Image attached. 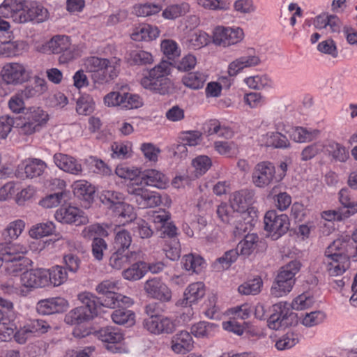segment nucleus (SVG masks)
I'll use <instances>...</instances> for the list:
<instances>
[{
  "label": "nucleus",
  "mask_w": 357,
  "mask_h": 357,
  "mask_svg": "<svg viewBox=\"0 0 357 357\" xmlns=\"http://www.w3.org/2000/svg\"><path fill=\"white\" fill-rule=\"evenodd\" d=\"M128 192L133 196L132 199H135V202L144 208L147 201L146 197L149 196L151 191L144 188L137 187L129 188Z\"/></svg>",
  "instance_id": "obj_53"
},
{
  "label": "nucleus",
  "mask_w": 357,
  "mask_h": 357,
  "mask_svg": "<svg viewBox=\"0 0 357 357\" xmlns=\"http://www.w3.org/2000/svg\"><path fill=\"white\" fill-rule=\"evenodd\" d=\"M132 243V237L130 234L125 230H121L116 233L114 247L115 250H121L122 252H130L128 249Z\"/></svg>",
  "instance_id": "obj_45"
},
{
  "label": "nucleus",
  "mask_w": 357,
  "mask_h": 357,
  "mask_svg": "<svg viewBox=\"0 0 357 357\" xmlns=\"http://www.w3.org/2000/svg\"><path fill=\"white\" fill-rule=\"evenodd\" d=\"M205 293V286L202 282H198L190 284L184 292L183 298L178 301L177 305L183 307L190 306L202 299Z\"/></svg>",
  "instance_id": "obj_21"
},
{
  "label": "nucleus",
  "mask_w": 357,
  "mask_h": 357,
  "mask_svg": "<svg viewBox=\"0 0 357 357\" xmlns=\"http://www.w3.org/2000/svg\"><path fill=\"white\" fill-rule=\"evenodd\" d=\"M47 271L50 284L55 287L63 284L68 280V272L65 266L55 265Z\"/></svg>",
  "instance_id": "obj_35"
},
{
  "label": "nucleus",
  "mask_w": 357,
  "mask_h": 357,
  "mask_svg": "<svg viewBox=\"0 0 357 357\" xmlns=\"http://www.w3.org/2000/svg\"><path fill=\"white\" fill-rule=\"evenodd\" d=\"M142 105V99L137 94L123 91L122 107L130 109L138 108Z\"/></svg>",
  "instance_id": "obj_57"
},
{
  "label": "nucleus",
  "mask_w": 357,
  "mask_h": 357,
  "mask_svg": "<svg viewBox=\"0 0 357 357\" xmlns=\"http://www.w3.org/2000/svg\"><path fill=\"white\" fill-rule=\"evenodd\" d=\"M245 192H243L242 190L235 192L231 197V207L238 212V211H244L246 207V200L245 197L246 196Z\"/></svg>",
  "instance_id": "obj_64"
},
{
  "label": "nucleus",
  "mask_w": 357,
  "mask_h": 357,
  "mask_svg": "<svg viewBox=\"0 0 357 357\" xmlns=\"http://www.w3.org/2000/svg\"><path fill=\"white\" fill-rule=\"evenodd\" d=\"M79 300L82 305L70 310L65 317L64 321L67 324H82L98 315L93 294L89 292L80 294Z\"/></svg>",
  "instance_id": "obj_5"
},
{
  "label": "nucleus",
  "mask_w": 357,
  "mask_h": 357,
  "mask_svg": "<svg viewBox=\"0 0 357 357\" xmlns=\"http://www.w3.org/2000/svg\"><path fill=\"white\" fill-rule=\"evenodd\" d=\"M25 227L22 220H16L10 222L2 232V236L6 241L17 238Z\"/></svg>",
  "instance_id": "obj_38"
},
{
  "label": "nucleus",
  "mask_w": 357,
  "mask_h": 357,
  "mask_svg": "<svg viewBox=\"0 0 357 357\" xmlns=\"http://www.w3.org/2000/svg\"><path fill=\"white\" fill-rule=\"evenodd\" d=\"M349 244L340 239L335 240L328 246L325 251V257L332 259L339 258L342 262H345L349 257Z\"/></svg>",
  "instance_id": "obj_26"
},
{
  "label": "nucleus",
  "mask_w": 357,
  "mask_h": 357,
  "mask_svg": "<svg viewBox=\"0 0 357 357\" xmlns=\"http://www.w3.org/2000/svg\"><path fill=\"white\" fill-rule=\"evenodd\" d=\"M264 222L268 236L273 241L278 240L286 234L290 225L289 217L286 214H279L275 210L266 213Z\"/></svg>",
  "instance_id": "obj_10"
},
{
  "label": "nucleus",
  "mask_w": 357,
  "mask_h": 357,
  "mask_svg": "<svg viewBox=\"0 0 357 357\" xmlns=\"http://www.w3.org/2000/svg\"><path fill=\"white\" fill-rule=\"evenodd\" d=\"M3 80L8 84H18L26 82L29 77L25 67L18 63L6 64L2 70Z\"/></svg>",
  "instance_id": "obj_15"
},
{
  "label": "nucleus",
  "mask_w": 357,
  "mask_h": 357,
  "mask_svg": "<svg viewBox=\"0 0 357 357\" xmlns=\"http://www.w3.org/2000/svg\"><path fill=\"white\" fill-rule=\"evenodd\" d=\"M46 167L45 162L42 160L37 158L29 159L26 162V165L18 167L17 174H20V170H24L25 177L32 178L42 175ZM18 176L20 177V175Z\"/></svg>",
  "instance_id": "obj_25"
},
{
  "label": "nucleus",
  "mask_w": 357,
  "mask_h": 357,
  "mask_svg": "<svg viewBox=\"0 0 357 357\" xmlns=\"http://www.w3.org/2000/svg\"><path fill=\"white\" fill-rule=\"evenodd\" d=\"M28 252L26 246L21 244H0V260L10 263L8 268H13V272L26 270L29 259L24 255Z\"/></svg>",
  "instance_id": "obj_7"
},
{
  "label": "nucleus",
  "mask_w": 357,
  "mask_h": 357,
  "mask_svg": "<svg viewBox=\"0 0 357 357\" xmlns=\"http://www.w3.org/2000/svg\"><path fill=\"white\" fill-rule=\"evenodd\" d=\"M48 114L40 107L29 108L23 117L15 119V128L19 129L20 134L29 135L38 132L47 123Z\"/></svg>",
  "instance_id": "obj_6"
},
{
  "label": "nucleus",
  "mask_w": 357,
  "mask_h": 357,
  "mask_svg": "<svg viewBox=\"0 0 357 357\" xmlns=\"http://www.w3.org/2000/svg\"><path fill=\"white\" fill-rule=\"evenodd\" d=\"M111 314L113 321L119 325L131 326L135 324V313L125 307H118Z\"/></svg>",
  "instance_id": "obj_33"
},
{
  "label": "nucleus",
  "mask_w": 357,
  "mask_h": 357,
  "mask_svg": "<svg viewBox=\"0 0 357 357\" xmlns=\"http://www.w3.org/2000/svg\"><path fill=\"white\" fill-rule=\"evenodd\" d=\"M92 255L98 261H101L103 258L104 252L107 249L106 241L99 237H94L92 242Z\"/></svg>",
  "instance_id": "obj_55"
},
{
  "label": "nucleus",
  "mask_w": 357,
  "mask_h": 357,
  "mask_svg": "<svg viewBox=\"0 0 357 357\" xmlns=\"http://www.w3.org/2000/svg\"><path fill=\"white\" fill-rule=\"evenodd\" d=\"M12 127H15V119L8 116L0 117V139H6L11 131Z\"/></svg>",
  "instance_id": "obj_63"
},
{
  "label": "nucleus",
  "mask_w": 357,
  "mask_h": 357,
  "mask_svg": "<svg viewBox=\"0 0 357 357\" xmlns=\"http://www.w3.org/2000/svg\"><path fill=\"white\" fill-rule=\"evenodd\" d=\"M181 264L183 268L186 271H192V273H198L202 269L204 259L199 255L188 254L183 257Z\"/></svg>",
  "instance_id": "obj_40"
},
{
  "label": "nucleus",
  "mask_w": 357,
  "mask_h": 357,
  "mask_svg": "<svg viewBox=\"0 0 357 357\" xmlns=\"http://www.w3.org/2000/svg\"><path fill=\"white\" fill-rule=\"evenodd\" d=\"M188 10V5H173L167 7L162 13L165 18L173 20L184 15Z\"/></svg>",
  "instance_id": "obj_51"
},
{
  "label": "nucleus",
  "mask_w": 357,
  "mask_h": 357,
  "mask_svg": "<svg viewBox=\"0 0 357 357\" xmlns=\"http://www.w3.org/2000/svg\"><path fill=\"white\" fill-rule=\"evenodd\" d=\"M147 273V264L139 261L133 263L129 268L122 271L124 279L130 281H136L142 278Z\"/></svg>",
  "instance_id": "obj_29"
},
{
  "label": "nucleus",
  "mask_w": 357,
  "mask_h": 357,
  "mask_svg": "<svg viewBox=\"0 0 357 357\" xmlns=\"http://www.w3.org/2000/svg\"><path fill=\"white\" fill-rule=\"evenodd\" d=\"M301 268V263L291 261L281 267L274 278L270 289V297L279 298L289 294L295 284V275Z\"/></svg>",
  "instance_id": "obj_4"
},
{
  "label": "nucleus",
  "mask_w": 357,
  "mask_h": 357,
  "mask_svg": "<svg viewBox=\"0 0 357 357\" xmlns=\"http://www.w3.org/2000/svg\"><path fill=\"white\" fill-rule=\"evenodd\" d=\"M206 79L207 76L204 73L197 71L183 76L182 82L188 88L198 90L204 86Z\"/></svg>",
  "instance_id": "obj_32"
},
{
  "label": "nucleus",
  "mask_w": 357,
  "mask_h": 357,
  "mask_svg": "<svg viewBox=\"0 0 357 357\" xmlns=\"http://www.w3.org/2000/svg\"><path fill=\"white\" fill-rule=\"evenodd\" d=\"M54 225L52 222L40 223L33 226L29 231L32 238H40L43 236L51 235L54 231Z\"/></svg>",
  "instance_id": "obj_46"
},
{
  "label": "nucleus",
  "mask_w": 357,
  "mask_h": 357,
  "mask_svg": "<svg viewBox=\"0 0 357 357\" xmlns=\"http://www.w3.org/2000/svg\"><path fill=\"white\" fill-rule=\"evenodd\" d=\"M179 140L188 146L192 147L199 144L202 142V133L192 130L182 132L178 137Z\"/></svg>",
  "instance_id": "obj_50"
},
{
  "label": "nucleus",
  "mask_w": 357,
  "mask_h": 357,
  "mask_svg": "<svg viewBox=\"0 0 357 357\" xmlns=\"http://www.w3.org/2000/svg\"><path fill=\"white\" fill-rule=\"evenodd\" d=\"M126 59L130 65H146L153 61V56L149 52L139 50L131 51Z\"/></svg>",
  "instance_id": "obj_41"
},
{
  "label": "nucleus",
  "mask_w": 357,
  "mask_h": 357,
  "mask_svg": "<svg viewBox=\"0 0 357 357\" xmlns=\"http://www.w3.org/2000/svg\"><path fill=\"white\" fill-rule=\"evenodd\" d=\"M238 256V250L232 249L225 252V254L218 258L215 261V266L219 267V269H227L232 263L236 261Z\"/></svg>",
  "instance_id": "obj_47"
},
{
  "label": "nucleus",
  "mask_w": 357,
  "mask_h": 357,
  "mask_svg": "<svg viewBox=\"0 0 357 357\" xmlns=\"http://www.w3.org/2000/svg\"><path fill=\"white\" fill-rule=\"evenodd\" d=\"M96 337L105 344L106 349L114 354L128 353L126 347L121 344L123 335L120 329L112 326L102 328L95 333Z\"/></svg>",
  "instance_id": "obj_11"
},
{
  "label": "nucleus",
  "mask_w": 357,
  "mask_h": 357,
  "mask_svg": "<svg viewBox=\"0 0 357 357\" xmlns=\"http://www.w3.org/2000/svg\"><path fill=\"white\" fill-rule=\"evenodd\" d=\"M46 90V86L43 79H38L35 85H29L24 89L17 92V93L24 100L38 96Z\"/></svg>",
  "instance_id": "obj_43"
},
{
  "label": "nucleus",
  "mask_w": 357,
  "mask_h": 357,
  "mask_svg": "<svg viewBox=\"0 0 357 357\" xmlns=\"http://www.w3.org/2000/svg\"><path fill=\"white\" fill-rule=\"evenodd\" d=\"M159 30L156 26L144 24L135 29L131 34L132 40L136 41L152 40L159 36Z\"/></svg>",
  "instance_id": "obj_30"
},
{
  "label": "nucleus",
  "mask_w": 357,
  "mask_h": 357,
  "mask_svg": "<svg viewBox=\"0 0 357 357\" xmlns=\"http://www.w3.org/2000/svg\"><path fill=\"white\" fill-rule=\"evenodd\" d=\"M74 195L84 202V207H89L95 195V188L86 181H77L74 183Z\"/></svg>",
  "instance_id": "obj_23"
},
{
  "label": "nucleus",
  "mask_w": 357,
  "mask_h": 357,
  "mask_svg": "<svg viewBox=\"0 0 357 357\" xmlns=\"http://www.w3.org/2000/svg\"><path fill=\"white\" fill-rule=\"evenodd\" d=\"M298 342V339L295 334L287 333L276 342L275 347L278 350L288 349L295 346Z\"/></svg>",
  "instance_id": "obj_61"
},
{
  "label": "nucleus",
  "mask_w": 357,
  "mask_h": 357,
  "mask_svg": "<svg viewBox=\"0 0 357 357\" xmlns=\"http://www.w3.org/2000/svg\"><path fill=\"white\" fill-rule=\"evenodd\" d=\"M170 66L169 62L162 61L144 75L140 82L142 86L144 89L161 95L171 93L173 90V84L167 77L170 73Z\"/></svg>",
  "instance_id": "obj_3"
},
{
  "label": "nucleus",
  "mask_w": 357,
  "mask_h": 357,
  "mask_svg": "<svg viewBox=\"0 0 357 357\" xmlns=\"http://www.w3.org/2000/svg\"><path fill=\"white\" fill-rule=\"evenodd\" d=\"M55 218L61 223L85 225L89 222L88 218L79 208L70 206H61L55 213Z\"/></svg>",
  "instance_id": "obj_13"
},
{
  "label": "nucleus",
  "mask_w": 357,
  "mask_h": 357,
  "mask_svg": "<svg viewBox=\"0 0 357 357\" xmlns=\"http://www.w3.org/2000/svg\"><path fill=\"white\" fill-rule=\"evenodd\" d=\"M217 214L222 222L229 224L236 215H238V212L226 204H222L217 208Z\"/></svg>",
  "instance_id": "obj_56"
},
{
  "label": "nucleus",
  "mask_w": 357,
  "mask_h": 357,
  "mask_svg": "<svg viewBox=\"0 0 357 357\" xmlns=\"http://www.w3.org/2000/svg\"><path fill=\"white\" fill-rule=\"evenodd\" d=\"M252 181L256 187L261 188L276 183V169L274 165L269 161L257 163L252 173Z\"/></svg>",
  "instance_id": "obj_12"
},
{
  "label": "nucleus",
  "mask_w": 357,
  "mask_h": 357,
  "mask_svg": "<svg viewBox=\"0 0 357 357\" xmlns=\"http://www.w3.org/2000/svg\"><path fill=\"white\" fill-rule=\"evenodd\" d=\"M262 284L263 282L261 278H255L241 284L238 288V291L241 294L243 295H255L260 292Z\"/></svg>",
  "instance_id": "obj_44"
},
{
  "label": "nucleus",
  "mask_w": 357,
  "mask_h": 357,
  "mask_svg": "<svg viewBox=\"0 0 357 357\" xmlns=\"http://www.w3.org/2000/svg\"><path fill=\"white\" fill-rule=\"evenodd\" d=\"M267 322L271 329L285 328L297 324V314L287 307V303L280 302L272 306Z\"/></svg>",
  "instance_id": "obj_8"
},
{
  "label": "nucleus",
  "mask_w": 357,
  "mask_h": 357,
  "mask_svg": "<svg viewBox=\"0 0 357 357\" xmlns=\"http://www.w3.org/2000/svg\"><path fill=\"white\" fill-rule=\"evenodd\" d=\"M45 49L53 54H60L59 62L63 64L72 61L77 56L75 47L71 44L67 36H54L45 43Z\"/></svg>",
  "instance_id": "obj_9"
},
{
  "label": "nucleus",
  "mask_w": 357,
  "mask_h": 357,
  "mask_svg": "<svg viewBox=\"0 0 357 357\" xmlns=\"http://www.w3.org/2000/svg\"><path fill=\"white\" fill-rule=\"evenodd\" d=\"M94 298L96 301V310L98 312L101 306L115 308L116 307L120 306L121 302L126 303V301L128 299V297L117 294L115 291L112 292V295L107 294L102 296H99V297L94 296Z\"/></svg>",
  "instance_id": "obj_28"
},
{
  "label": "nucleus",
  "mask_w": 357,
  "mask_h": 357,
  "mask_svg": "<svg viewBox=\"0 0 357 357\" xmlns=\"http://www.w3.org/2000/svg\"><path fill=\"white\" fill-rule=\"evenodd\" d=\"M215 327L214 324L200 321L191 327V333L197 337H208Z\"/></svg>",
  "instance_id": "obj_49"
},
{
  "label": "nucleus",
  "mask_w": 357,
  "mask_h": 357,
  "mask_svg": "<svg viewBox=\"0 0 357 357\" xmlns=\"http://www.w3.org/2000/svg\"><path fill=\"white\" fill-rule=\"evenodd\" d=\"M349 259L347 258L345 262H342L339 258L332 259L331 257H326L324 263L330 276H338L344 273L349 267Z\"/></svg>",
  "instance_id": "obj_34"
},
{
  "label": "nucleus",
  "mask_w": 357,
  "mask_h": 357,
  "mask_svg": "<svg viewBox=\"0 0 357 357\" xmlns=\"http://www.w3.org/2000/svg\"><path fill=\"white\" fill-rule=\"evenodd\" d=\"M123 193L112 190H102L100 195V201L112 213L124 201Z\"/></svg>",
  "instance_id": "obj_27"
},
{
  "label": "nucleus",
  "mask_w": 357,
  "mask_h": 357,
  "mask_svg": "<svg viewBox=\"0 0 357 357\" xmlns=\"http://www.w3.org/2000/svg\"><path fill=\"white\" fill-rule=\"evenodd\" d=\"M317 50L324 54L331 55L332 57L335 58L337 56L338 52L335 41L328 38L319 43Z\"/></svg>",
  "instance_id": "obj_62"
},
{
  "label": "nucleus",
  "mask_w": 357,
  "mask_h": 357,
  "mask_svg": "<svg viewBox=\"0 0 357 357\" xmlns=\"http://www.w3.org/2000/svg\"><path fill=\"white\" fill-rule=\"evenodd\" d=\"M266 145L275 149H287L290 146L287 137L279 132H268L266 135Z\"/></svg>",
  "instance_id": "obj_39"
},
{
  "label": "nucleus",
  "mask_w": 357,
  "mask_h": 357,
  "mask_svg": "<svg viewBox=\"0 0 357 357\" xmlns=\"http://www.w3.org/2000/svg\"><path fill=\"white\" fill-rule=\"evenodd\" d=\"M169 219V216L167 214L158 215L155 217V221L162 223L161 230L165 236L173 238L177 234V228L173 223L167 222Z\"/></svg>",
  "instance_id": "obj_48"
},
{
  "label": "nucleus",
  "mask_w": 357,
  "mask_h": 357,
  "mask_svg": "<svg viewBox=\"0 0 357 357\" xmlns=\"http://www.w3.org/2000/svg\"><path fill=\"white\" fill-rule=\"evenodd\" d=\"M117 208L112 213L120 222L125 224L135 219L136 214L134 208L129 204L123 201Z\"/></svg>",
  "instance_id": "obj_36"
},
{
  "label": "nucleus",
  "mask_w": 357,
  "mask_h": 357,
  "mask_svg": "<svg viewBox=\"0 0 357 357\" xmlns=\"http://www.w3.org/2000/svg\"><path fill=\"white\" fill-rule=\"evenodd\" d=\"M121 60L113 56L109 59L89 56L84 59V67L91 73V79L96 86L111 83L119 75Z\"/></svg>",
  "instance_id": "obj_2"
},
{
  "label": "nucleus",
  "mask_w": 357,
  "mask_h": 357,
  "mask_svg": "<svg viewBox=\"0 0 357 357\" xmlns=\"http://www.w3.org/2000/svg\"><path fill=\"white\" fill-rule=\"evenodd\" d=\"M169 179L162 172L156 169H146L141 175V184L164 189L167 185Z\"/></svg>",
  "instance_id": "obj_22"
},
{
  "label": "nucleus",
  "mask_w": 357,
  "mask_h": 357,
  "mask_svg": "<svg viewBox=\"0 0 357 357\" xmlns=\"http://www.w3.org/2000/svg\"><path fill=\"white\" fill-rule=\"evenodd\" d=\"M55 165L61 170L76 176L82 173V165L73 157L61 153L54 155Z\"/></svg>",
  "instance_id": "obj_20"
},
{
  "label": "nucleus",
  "mask_w": 357,
  "mask_h": 357,
  "mask_svg": "<svg viewBox=\"0 0 357 357\" xmlns=\"http://www.w3.org/2000/svg\"><path fill=\"white\" fill-rule=\"evenodd\" d=\"M318 133V130L309 131L303 127H296L291 131L290 136L294 142L304 143L312 141Z\"/></svg>",
  "instance_id": "obj_42"
},
{
  "label": "nucleus",
  "mask_w": 357,
  "mask_h": 357,
  "mask_svg": "<svg viewBox=\"0 0 357 357\" xmlns=\"http://www.w3.org/2000/svg\"><path fill=\"white\" fill-rule=\"evenodd\" d=\"M326 151L336 162H344L349 158V152L342 144L335 142H330L326 145Z\"/></svg>",
  "instance_id": "obj_37"
},
{
  "label": "nucleus",
  "mask_w": 357,
  "mask_h": 357,
  "mask_svg": "<svg viewBox=\"0 0 357 357\" xmlns=\"http://www.w3.org/2000/svg\"><path fill=\"white\" fill-rule=\"evenodd\" d=\"M258 241L259 236L257 234H248L238 243L235 250H238V255L249 256L256 248Z\"/></svg>",
  "instance_id": "obj_31"
},
{
  "label": "nucleus",
  "mask_w": 357,
  "mask_h": 357,
  "mask_svg": "<svg viewBox=\"0 0 357 357\" xmlns=\"http://www.w3.org/2000/svg\"><path fill=\"white\" fill-rule=\"evenodd\" d=\"M261 63V59L256 54L254 48H248L245 55L242 56L232 62L228 66V74L229 77H235L239 72L246 68L257 66Z\"/></svg>",
  "instance_id": "obj_16"
},
{
  "label": "nucleus",
  "mask_w": 357,
  "mask_h": 357,
  "mask_svg": "<svg viewBox=\"0 0 357 357\" xmlns=\"http://www.w3.org/2000/svg\"><path fill=\"white\" fill-rule=\"evenodd\" d=\"M0 15L5 18H12L17 23L31 21L43 22L48 18V11L36 2L25 0H4L0 6Z\"/></svg>",
  "instance_id": "obj_1"
},
{
  "label": "nucleus",
  "mask_w": 357,
  "mask_h": 357,
  "mask_svg": "<svg viewBox=\"0 0 357 357\" xmlns=\"http://www.w3.org/2000/svg\"><path fill=\"white\" fill-rule=\"evenodd\" d=\"M161 50L169 59H174L180 54L177 43L172 40H164L161 43Z\"/></svg>",
  "instance_id": "obj_59"
},
{
  "label": "nucleus",
  "mask_w": 357,
  "mask_h": 357,
  "mask_svg": "<svg viewBox=\"0 0 357 357\" xmlns=\"http://www.w3.org/2000/svg\"><path fill=\"white\" fill-rule=\"evenodd\" d=\"M325 317V314L321 311L306 313L303 319L302 324L306 327H312L322 323Z\"/></svg>",
  "instance_id": "obj_54"
},
{
  "label": "nucleus",
  "mask_w": 357,
  "mask_h": 357,
  "mask_svg": "<svg viewBox=\"0 0 357 357\" xmlns=\"http://www.w3.org/2000/svg\"><path fill=\"white\" fill-rule=\"evenodd\" d=\"M229 27L217 26L213 33V43L216 45L227 47Z\"/></svg>",
  "instance_id": "obj_60"
},
{
  "label": "nucleus",
  "mask_w": 357,
  "mask_h": 357,
  "mask_svg": "<svg viewBox=\"0 0 357 357\" xmlns=\"http://www.w3.org/2000/svg\"><path fill=\"white\" fill-rule=\"evenodd\" d=\"M143 326L153 334H171L176 330L175 321L167 317L147 318L143 321Z\"/></svg>",
  "instance_id": "obj_17"
},
{
  "label": "nucleus",
  "mask_w": 357,
  "mask_h": 357,
  "mask_svg": "<svg viewBox=\"0 0 357 357\" xmlns=\"http://www.w3.org/2000/svg\"><path fill=\"white\" fill-rule=\"evenodd\" d=\"M22 281L26 287H45L50 284L48 271L43 268L26 271L22 274Z\"/></svg>",
  "instance_id": "obj_18"
},
{
  "label": "nucleus",
  "mask_w": 357,
  "mask_h": 357,
  "mask_svg": "<svg viewBox=\"0 0 357 357\" xmlns=\"http://www.w3.org/2000/svg\"><path fill=\"white\" fill-rule=\"evenodd\" d=\"M63 263L66 270L68 269L70 273H76L79 269L81 260L78 256L69 253L63 256Z\"/></svg>",
  "instance_id": "obj_58"
},
{
  "label": "nucleus",
  "mask_w": 357,
  "mask_h": 357,
  "mask_svg": "<svg viewBox=\"0 0 357 357\" xmlns=\"http://www.w3.org/2000/svg\"><path fill=\"white\" fill-rule=\"evenodd\" d=\"M144 290L148 296L162 302H169L172 299V291L159 278H153L146 281Z\"/></svg>",
  "instance_id": "obj_14"
},
{
  "label": "nucleus",
  "mask_w": 357,
  "mask_h": 357,
  "mask_svg": "<svg viewBox=\"0 0 357 357\" xmlns=\"http://www.w3.org/2000/svg\"><path fill=\"white\" fill-rule=\"evenodd\" d=\"M192 165L195 169L197 176L202 175L211 167V160L206 155H199L192 160Z\"/></svg>",
  "instance_id": "obj_52"
},
{
  "label": "nucleus",
  "mask_w": 357,
  "mask_h": 357,
  "mask_svg": "<svg viewBox=\"0 0 357 357\" xmlns=\"http://www.w3.org/2000/svg\"><path fill=\"white\" fill-rule=\"evenodd\" d=\"M138 257L136 252H122L115 250L109 260V265L114 269L120 270L126 264L135 261Z\"/></svg>",
  "instance_id": "obj_24"
},
{
  "label": "nucleus",
  "mask_w": 357,
  "mask_h": 357,
  "mask_svg": "<svg viewBox=\"0 0 357 357\" xmlns=\"http://www.w3.org/2000/svg\"><path fill=\"white\" fill-rule=\"evenodd\" d=\"M68 307V301L61 297L41 300L36 305L37 312L43 315L61 313L66 311Z\"/></svg>",
  "instance_id": "obj_19"
}]
</instances>
